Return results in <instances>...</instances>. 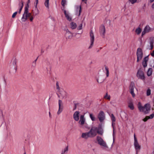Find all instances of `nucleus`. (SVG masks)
<instances>
[{
    "label": "nucleus",
    "mask_w": 154,
    "mask_h": 154,
    "mask_svg": "<svg viewBox=\"0 0 154 154\" xmlns=\"http://www.w3.org/2000/svg\"><path fill=\"white\" fill-rule=\"evenodd\" d=\"M68 151V147L66 146L63 149V150L62 151V153L64 154L66 152H67Z\"/></svg>",
    "instance_id": "obj_38"
},
{
    "label": "nucleus",
    "mask_w": 154,
    "mask_h": 154,
    "mask_svg": "<svg viewBox=\"0 0 154 154\" xmlns=\"http://www.w3.org/2000/svg\"><path fill=\"white\" fill-rule=\"evenodd\" d=\"M98 118L100 122H103L105 119V115L103 111L100 112L98 115Z\"/></svg>",
    "instance_id": "obj_12"
},
{
    "label": "nucleus",
    "mask_w": 154,
    "mask_h": 154,
    "mask_svg": "<svg viewBox=\"0 0 154 154\" xmlns=\"http://www.w3.org/2000/svg\"><path fill=\"white\" fill-rule=\"evenodd\" d=\"M29 4H27L24 8V12L21 19L22 22H25L27 21L28 18L31 15V14L29 11Z\"/></svg>",
    "instance_id": "obj_2"
},
{
    "label": "nucleus",
    "mask_w": 154,
    "mask_h": 154,
    "mask_svg": "<svg viewBox=\"0 0 154 154\" xmlns=\"http://www.w3.org/2000/svg\"><path fill=\"white\" fill-rule=\"evenodd\" d=\"M111 118L112 122V125L113 128H114V125L115 124V122L116 121V118L113 114H112L111 116Z\"/></svg>",
    "instance_id": "obj_26"
},
{
    "label": "nucleus",
    "mask_w": 154,
    "mask_h": 154,
    "mask_svg": "<svg viewBox=\"0 0 154 154\" xmlns=\"http://www.w3.org/2000/svg\"><path fill=\"white\" fill-rule=\"evenodd\" d=\"M134 146L136 151H138L140 149L141 146L139 143L137 139L135 134H134Z\"/></svg>",
    "instance_id": "obj_8"
},
{
    "label": "nucleus",
    "mask_w": 154,
    "mask_h": 154,
    "mask_svg": "<svg viewBox=\"0 0 154 154\" xmlns=\"http://www.w3.org/2000/svg\"><path fill=\"white\" fill-rule=\"evenodd\" d=\"M137 76L139 79L142 80L145 79L144 72L141 69H139L137 73Z\"/></svg>",
    "instance_id": "obj_9"
},
{
    "label": "nucleus",
    "mask_w": 154,
    "mask_h": 154,
    "mask_svg": "<svg viewBox=\"0 0 154 154\" xmlns=\"http://www.w3.org/2000/svg\"><path fill=\"white\" fill-rule=\"evenodd\" d=\"M96 140L100 146H103L105 149H106L108 148L106 143L100 137L97 136L96 137Z\"/></svg>",
    "instance_id": "obj_3"
},
{
    "label": "nucleus",
    "mask_w": 154,
    "mask_h": 154,
    "mask_svg": "<svg viewBox=\"0 0 154 154\" xmlns=\"http://www.w3.org/2000/svg\"><path fill=\"white\" fill-rule=\"evenodd\" d=\"M82 12V8L80 5H76L74 10V14L77 17H79L80 15Z\"/></svg>",
    "instance_id": "obj_7"
},
{
    "label": "nucleus",
    "mask_w": 154,
    "mask_h": 154,
    "mask_svg": "<svg viewBox=\"0 0 154 154\" xmlns=\"http://www.w3.org/2000/svg\"><path fill=\"white\" fill-rule=\"evenodd\" d=\"M105 69L106 72V76L108 77L109 75V71L107 67H105Z\"/></svg>",
    "instance_id": "obj_40"
},
{
    "label": "nucleus",
    "mask_w": 154,
    "mask_h": 154,
    "mask_svg": "<svg viewBox=\"0 0 154 154\" xmlns=\"http://www.w3.org/2000/svg\"><path fill=\"white\" fill-rule=\"evenodd\" d=\"M82 24L81 23L79 24L78 27V30H81L82 29Z\"/></svg>",
    "instance_id": "obj_42"
},
{
    "label": "nucleus",
    "mask_w": 154,
    "mask_h": 154,
    "mask_svg": "<svg viewBox=\"0 0 154 154\" xmlns=\"http://www.w3.org/2000/svg\"><path fill=\"white\" fill-rule=\"evenodd\" d=\"M38 2V0H36L35 2V6H37V5Z\"/></svg>",
    "instance_id": "obj_48"
},
{
    "label": "nucleus",
    "mask_w": 154,
    "mask_h": 154,
    "mask_svg": "<svg viewBox=\"0 0 154 154\" xmlns=\"http://www.w3.org/2000/svg\"><path fill=\"white\" fill-rule=\"evenodd\" d=\"M59 109L58 111L57 112V114L59 115L63 111V103L62 101L60 100H59Z\"/></svg>",
    "instance_id": "obj_11"
},
{
    "label": "nucleus",
    "mask_w": 154,
    "mask_h": 154,
    "mask_svg": "<svg viewBox=\"0 0 154 154\" xmlns=\"http://www.w3.org/2000/svg\"><path fill=\"white\" fill-rule=\"evenodd\" d=\"M64 12L66 19L68 21H71L72 20V17L69 12L65 10H64Z\"/></svg>",
    "instance_id": "obj_13"
},
{
    "label": "nucleus",
    "mask_w": 154,
    "mask_h": 154,
    "mask_svg": "<svg viewBox=\"0 0 154 154\" xmlns=\"http://www.w3.org/2000/svg\"><path fill=\"white\" fill-rule=\"evenodd\" d=\"M69 27L72 29H75L77 27V24L75 23L72 22L70 23Z\"/></svg>",
    "instance_id": "obj_22"
},
{
    "label": "nucleus",
    "mask_w": 154,
    "mask_h": 154,
    "mask_svg": "<svg viewBox=\"0 0 154 154\" xmlns=\"http://www.w3.org/2000/svg\"><path fill=\"white\" fill-rule=\"evenodd\" d=\"M85 122V119L84 115H81L80 116L79 120V124L81 125H84Z\"/></svg>",
    "instance_id": "obj_16"
},
{
    "label": "nucleus",
    "mask_w": 154,
    "mask_h": 154,
    "mask_svg": "<svg viewBox=\"0 0 154 154\" xmlns=\"http://www.w3.org/2000/svg\"><path fill=\"white\" fill-rule=\"evenodd\" d=\"M135 90H137L134 84V83L131 82L129 87V92L133 98H134L136 96L134 93Z\"/></svg>",
    "instance_id": "obj_5"
},
{
    "label": "nucleus",
    "mask_w": 154,
    "mask_h": 154,
    "mask_svg": "<svg viewBox=\"0 0 154 154\" xmlns=\"http://www.w3.org/2000/svg\"><path fill=\"white\" fill-rule=\"evenodd\" d=\"M149 119H152L154 117V114L152 113L149 116H148Z\"/></svg>",
    "instance_id": "obj_43"
},
{
    "label": "nucleus",
    "mask_w": 154,
    "mask_h": 154,
    "mask_svg": "<svg viewBox=\"0 0 154 154\" xmlns=\"http://www.w3.org/2000/svg\"><path fill=\"white\" fill-rule=\"evenodd\" d=\"M151 55L152 57H154V50L151 53Z\"/></svg>",
    "instance_id": "obj_49"
},
{
    "label": "nucleus",
    "mask_w": 154,
    "mask_h": 154,
    "mask_svg": "<svg viewBox=\"0 0 154 154\" xmlns=\"http://www.w3.org/2000/svg\"><path fill=\"white\" fill-rule=\"evenodd\" d=\"M128 106L131 110H133L134 109V105L132 102H130L128 103Z\"/></svg>",
    "instance_id": "obj_32"
},
{
    "label": "nucleus",
    "mask_w": 154,
    "mask_h": 154,
    "mask_svg": "<svg viewBox=\"0 0 154 154\" xmlns=\"http://www.w3.org/2000/svg\"><path fill=\"white\" fill-rule=\"evenodd\" d=\"M149 65L150 66L154 68V60H152L150 61Z\"/></svg>",
    "instance_id": "obj_36"
},
{
    "label": "nucleus",
    "mask_w": 154,
    "mask_h": 154,
    "mask_svg": "<svg viewBox=\"0 0 154 154\" xmlns=\"http://www.w3.org/2000/svg\"><path fill=\"white\" fill-rule=\"evenodd\" d=\"M100 32L101 34L104 35L105 32V29L103 25H101L100 27Z\"/></svg>",
    "instance_id": "obj_24"
},
{
    "label": "nucleus",
    "mask_w": 154,
    "mask_h": 154,
    "mask_svg": "<svg viewBox=\"0 0 154 154\" xmlns=\"http://www.w3.org/2000/svg\"><path fill=\"white\" fill-rule=\"evenodd\" d=\"M61 154H63V153H62L61 152Z\"/></svg>",
    "instance_id": "obj_57"
},
{
    "label": "nucleus",
    "mask_w": 154,
    "mask_h": 154,
    "mask_svg": "<svg viewBox=\"0 0 154 154\" xmlns=\"http://www.w3.org/2000/svg\"><path fill=\"white\" fill-rule=\"evenodd\" d=\"M113 128L114 129V128ZM112 135H113V140H114V137L115 136V134L114 133V130H113V133Z\"/></svg>",
    "instance_id": "obj_50"
},
{
    "label": "nucleus",
    "mask_w": 154,
    "mask_h": 154,
    "mask_svg": "<svg viewBox=\"0 0 154 154\" xmlns=\"http://www.w3.org/2000/svg\"><path fill=\"white\" fill-rule=\"evenodd\" d=\"M24 154H26V153H25Z\"/></svg>",
    "instance_id": "obj_58"
},
{
    "label": "nucleus",
    "mask_w": 154,
    "mask_h": 154,
    "mask_svg": "<svg viewBox=\"0 0 154 154\" xmlns=\"http://www.w3.org/2000/svg\"><path fill=\"white\" fill-rule=\"evenodd\" d=\"M152 68H149L147 72V75L149 76H151L152 74Z\"/></svg>",
    "instance_id": "obj_27"
},
{
    "label": "nucleus",
    "mask_w": 154,
    "mask_h": 154,
    "mask_svg": "<svg viewBox=\"0 0 154 154\" xmlns=\"http://www.w3.org/2000/svg\"><path fill=\"white\" fill-rule=\"evenodd\" d=\"M32 12L34 16H36L39 14L40 11L37 8V6H35V8L32 10Z\"/></svg>",
    "instance_id": "obj_19"
},
{
    "label": "nucleus",
    "mask_w": 154,
    "mask_h": 154,
    "mask_svg": "<svg viewBox=\"0 0 154 154\" xmlns=\"http://www.w3.org/2000/svg\"><path fill=\"white\" fill-rule=\"evenodd\" d=\"M152 7L153 9H154V3L152 4Z\"/></svg>",
    "instance_id": "obj_52"
},
{
    "label": "nucleus",
    "mask_w": 154,
    "mask_h": 154,
    "mask_svg": "<svg viewBox=\"0 0 154 154\" xmlns=\"http://www.w3.org/2000/svg\"><path fill=\"white\" fill-rule=\"evenodd\" d=\"M148 119H149V118L148 117V116H146L145 118L143 119V121L144 122H146V121Z\"/></svg>",
    "instance_id": "obj_46"
},
{
    "label": "nucleus",
    "mask_w": 154,
    "mask_h": 154,
    "mask_svg": "<svg viewBox=\"0 0 154 154\" xmlns=\"http://www.w3.org/2000/svg\"><path fill=\"white\" fill-rule=\"evenodd\" d=\"M65 36L67 39L71 38L73 36L72 34L66 27L63 29Z\"/></svg>",
    "instance_id": "obj_6"
},
{
    "label": "nucleus",
    "mask_w": 154,
    "mask_h": 154,
    "mask_svg": "<svg viewBox=\"0 0 154 154\" xmlns=\"http://www.w3.org/2000/svg\"><path fill=\"white\" fill-rule=\"evenodd\" d=\"M104 76L102 75H99L97 78V82L99 83H101L104 80Z\"/></svg>",
    "instance_id": "obj_15"
},
{
    "label": "nucleus",
    "mask_w": 154,
    "mask_h": 154,
    "mask_svg": "<svg viewBox=\"0 0 154 154\" xmlns=\"http://www.w3.org/2000/svg\"><path fill=\"white\" fill-rule=\"evenodd\" d=\"M128 1L129 3L134 4L137 2V0H128Z\"/></svg>",
    "instance_id": "obj_37"
},
{
    "label": "nucleus",
    "mask_w": 154,
    "mask_h": 154,
    "mask_svg": "<svg viewBox=\"0 0 154 154\" xmlns=\"http://www.w3.org/2000/svg\"><path fill=\"white\" fill-rule=\"evenodd\" d=\"M144 112L146 113H148L150 109V106L148 103L146 104L144 106Z\"/></svg>",
    "instance_id": "obj_20"
},
{
    "label": "nucleus",
    "mask_w": 154,
    "mask_h": 154,
    "mask_svg": "<svg viewBox=\"0 0 154 154\" xmlns=\"http://www.w3.org/2000/svg\"><path fill=\"white\" fill-rule=\"evenodd\" d=\"M82 137L85 139H87L88 137H90V136L88 132L82 133Z\"/></svg>",
    "instance_id": "obj_23"
},
{
    "label": "nucleus",
    "mask_w": 154,
    "mask_h": 154,
    "mask_svg": "<svg viewBox=\"0 0 154 154\" xmlns=\"http://www.w3.org/2000/svg\"><path fill=\"white\" fill-rule=\"evenodd\" d=\"M151 94V90L149 89L147 90L146 91V95L147 96L150 95Z\"/></svg>",
    "instance_id": "obj_39"
},
{
    "label": "nucleus",
    "mask_w": 154,
    "mask_h": 154,
    "mask_svg": "<svg viewBox=\"0 0 154 154\" xmlns=\"http://www.w3.org/2000/svg\"><path fill=\"white\" fill-rule=\"evenodd\" d=\"M66 0H62L61 4L64 7L66 4Z\"/></svg>",
    "instance_id": "obj_41"
},
{
    "label": "nucleus",
    "mask_w": 154,
    "mask_h": 154,
    "mask_svg": "<svg viewBox=\"0 0 154 154\" xmlns=\"http://www.w3.org/2000/svg\"><path fill=\"white\" fill-rule=\"evenodd\" d=\"M58 96L61 99H65L67 97L66 93L64 91H61L58 95Z\"/></svg>",
    "instance_id": "obj_14"
},
{
    "label": "nucleus",
    "mask_w": 154,
    "mask_h": 154,
    "mask_svg": "<svg viewBox=\"0 0 154 154\" xmlns=\"http://www.w3.org/2000/svg\"><path fill=\"white\" fill-rule=\"evenodd\" d=\"M49 0H45L44 2V5L47 9H49Z\"/></svg>",
    "instance_id": "obj_28"
},
{
    "label": "nucleus",
    "mask_w": 154,
    "mask_h": 154,
    "mask_svg": "<svg viewBox=\"0 0 154 154\" xmlns=\"http://www.w3.org/2000/svg\"><path fill=\"white\" fill-rule=\"evenodd\" d=\"M145 31H146L147 32H149L150 31L151 29L148 25H147L145 27L144 29Z\"/></svg>",
    "instance_id": "obj_34"
},
{
    "label": "nucleus",
    "mask_w": 154,
    "mask_h": 154,
    "mask_svg": "<svg viewBox=\"0 0 154 154\" xmlns=\"http://www.w3.org/2000/svg\"><path fill=\"white\" fill-rule=\"evenodd\" d=\"M147 41L149 44L148 45V48L149 49H152L153 47L154 43V37L151 36L147 38Z\"/></svg>",
    "instance_id": "obj_4"
},
{
    "label": "nucleus",
    "mask_w": 154,
    "mask_h": 154,
    "mask_svg": "<svg viewBox=\"0 0 154 154\" xmlns=\"http://www.w3.org/2000/svg\"><path fill=\"white\" fill-rule=\"evenodd\" d=\"M79 112L78 111H75L73 114V117L76 121H78L79 119Z\"/></svg>",
    "instance_id": "obj_18"
},
{
    "label": "nucleus",
    "mask_w": 154,
    "mask_h": 154,
    "mask_svg": "<svg viewBox=\"0 0 154 154\" xmlns=\"http://www.w3.org/2000/svg\"><path fill=\"white\" fill-rule=\"evenodd\" d=\"M17 14V11L14 13H13V14H12V17L13 18H14L16 16V15Z\"/></svg>",
    "instance_id": "obj_45"
},
{
    "label": "nucleus",
    "mask_w": 154,
    "mask_h": 154,
    "mask_svg": "<svg viewBox=\"0 0 154 154\" xmlns=\"http://www.w3.org/2000/svg\"><path fill=\"white\" fill-rule=\"evenodd\" d=\"M90 37L91 41V45L89 47V48H91L93 46L94 39V34L93 33L91 32L90 33Z\"/></svg>",
    "instance_id": "obj_21"
},
{
    "label": "nucleus",
    "mask_w": 154,
    "mask_h": 154,
    "mask_svg": "<svg viewBox=\"0 0 154 154\" xmlns=\"http://www.w3.org/2000/svg\"><path fill=\"white\" fill-rule=\"evenodd\" d=\"M154 1V0H150V2H152Z\"/></svg>",
    "instance_id": "obj_53"
},
{
    "label": "nucleus",
    "mask_w": 154,
    "mask_h": 154,
    "mask_svg": "<svg viewBox=\"0 0 154 154\" xmlns=\"http://www.w3.org/2000/svg\"><path fill=\"white\" fill-rule=\"evenodd\" d=\"M29 20L31 22H32L33 20L34 19V17L32 16H30V17Z\"/></svg>",
    "instance_id": "obj_47"
},
{
    "label": "nucleus",
    "mask_w": 154,
    "mask_h": 154,
    "mask_svg": "<svg viewBox=\"0 0 154 154\" xmlns=\"http://www.w3.org/2000/svg\"><path fill=\"white\" fill-rule=\"evenodd\" d=\"M142 31V29L140 27L137 28L135 30V32L137 35H139Z\"/></svg>",
    "instance_id": "obj_30"
},
{
    "label": "nucleus",
    "mask_w": 154,
    "mask_h": 154,
    "mask_svg": "<svg viewBox=\"0 0 154 154\" xmlns=\"http://www.w3.org/2000/svg\"><path fill=\"white\" fill-rule=\"evenodd\" d=\"M75 109V107L74 109H74Z\"/></svg>",
    "instance_id": "obj_56"
},
{
    "label": "nucleus",
    "mask_w": 154,
    "mask_h": 154,
    "mask_svg": "<svg viewBox=\"0 0 154 154\" xmlns=\"http://www.w3.org/2000/svg\"><path fill=\"white\" fill-rule=\"evenodd\" d=\"M149 59L148 56L146 57L143 58L142 64L144 68H145L147 66V62L149 60Z\"/></svg>",
    "instance_id": "obj_17"
},
{
    "label": "nucleus",
    "mask_w": 154,
    "mask_h": 154,
    "mask_svg": "<svg viewBox=\"0 0 154 154\" xmlns=\"http://www.w3.org/2000/svg\"><path fill=\"white\" fill-rule=\"evenodd\" d=\"M138 109L140 112H144V107H143L140 102H139L138 104Z\"/></svg>",
    "instance_id": "obj_25"
},
{
    "label": "nucleus",
    "mask_w": 154,
    "mask_h": 154,
    "mask_svg": "<svg viewBox=\"0 0 154 154\" xmlns=\"http://www.w3.org/2000/svg\"><path fill=\"white\" fill-rule=\"evenodd\" d=\"M49 116H51V113H50V112H49Z\"/></svg>",
    "instance_id": "obj_54"
},
{
    "label": "nucleus",
    "mask_w": 154,
    "mask_h": 154,
    "mask_svg": "<svg viewBox=\"0 0 154 154\" xmlns=\"http://www.w3.org/2000/svg\"><path fill=\"white\" fill-rule=\"evenodd\" d=\"M82 2H84L85 3H86L87 0H82Z\"/></svg>",
    "instance_id": "obj_51"
},
{
    "label": "nucleus",
    "mask_w": 154,
    "mask_h": 154,
    "mask_svg": "<svg viewBox=\"0 0 154 154\" xmlns=\"http://www.w3.org/2000/svg\"><path fill=\"white\" fill-rule=\"evenodd\" d=\"M88 132L90 136V137H93L96 136L97 133L100 135H102L103 133V130L100 125L98 127L93 126L91 127Z\"/></svg>",
    "instance_id": "obj_1"
},
{
    "label": "nucleus",
    "mask_w": 154,
    "mask_h": 154,
    "mask_svg": "<svg viewBox=\"0 0 154 154\" xmlns=\"http://www.w3.org/2000/svg\"><path fill=\"white\" fill-rule=\"evenodd\" d=\"M137 62H138L142 59L143 56V54L141 49L139 48L137 49Z\"/></svg>",
    "instance_id": "obj_10"
},
{
    "label": "nucleus",
    "mask_w": 154,
    "mask_h": 154,
    "mask_svg": "<svg viewBox=\"0 0 154 154\" xmlns=\"http://www.w3.org/2000/svg\"><path fill=\"white\" fill-rule=\"evenodd\" d=\"M11 63H13V64L14 66V68L15 69H16V68H17V66H16V58H14L11 61Z\"/></svg>",
    "instance_id": "obj_33"
},
{
    "label": "nucleus",
    "mask_w": 154,
    "mask_h": 154,
    "mask_svg": "<svg viewBox=\"0 0 154 154\" xmlns=\"http://www.w3.org/2000/svg\"><path fill=\"white\" fill-rule=\"evenodd\" d=\"M30 0H28V3H29L30 2Z\"/></svg>",
    "instance_id": "obj_55"
},
{
    "label": "nucleus",
    "mask_w": 154,
    "mask_h": 154,
    "mask_svg": "<svg viewBox=\"0 0 154 154\" xmlns=\"http://www.w3.org/2000/svg\"><path fill=\"white\" fill-rule=\"evenodd\" d=\"M146 33L148 32L146 31H145L144 29L142 32V36H143Z\"/></svg>",
    "instance_id": "obj_44"
},
{
    "label": "nucleus",
    "mask_w": 154,
    "mask_h": 154,
    "mask_svg": "<svg viewBox=\"0 0 154 154\" xmlns=\"http://www.w3.org/2000/svg\"><path fill=\"white\" fill-rule=\"evenodd\" d=\"M23 5V3L22 2H20L19 4V13L20 14L22 9Z\"/></svg>",
    "instance_id": "obj_29"
},
{
    "label": "nucleus",
    "mask_w": 154,
    "mask_h": 154,
    "mask_svg": "<svg viewBox=\"0 0 154 154\" xmlns=\"http://www.w3.org/2000/svg\"><path fill=\"white\" fill-rule=\"evenodd\" d=\"M90 117L92 121H95L96 120V118L92 113H90L89 114Z\"/></svg>",
    "instance_id": "obj_31"
},
{
    "label": "nucleus",
    "mask_w": 154,
    "mask_h": 154,
    "mask_svg": "<svg viewBox=\"0 0 154 154\" xmlns=\"http://www.w3.org/2000/svg\"><path fill=\"white\" fill-rule=\"evenodd\" d=\"M104 97L105 99L108 100H110V95H108L107 93H106L104 95Z\"/></svg>",
    "instance_id": "obj_35"
}]
</instances>
